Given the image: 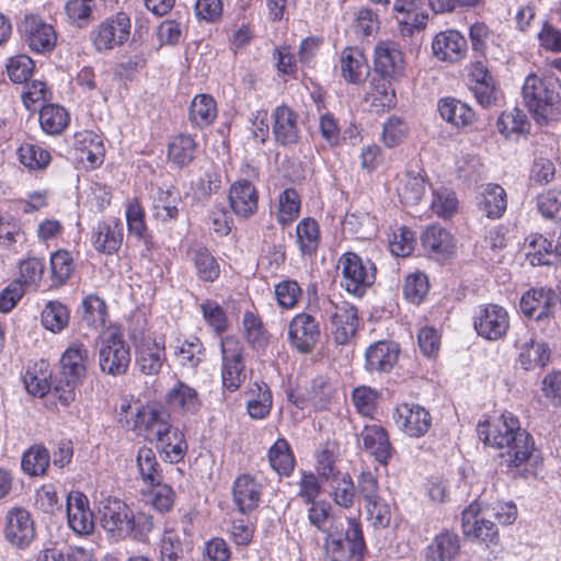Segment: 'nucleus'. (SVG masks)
<instances>
[{
  "mask_svg": "<svg viewBox=\"0 0 561 561\" xmlns=\"http://www.w3.org/2000/svg\"><path fill=\"white\" fill-rule=\"evenodd\" d=\"M477 432L484 444L501 450L507 467L537 462L533 437L520 428L518 419L511 413L479 423Z\"/></svg>",
  "mask_w": 561,
  "mask_h": 561,
  "instance_id": "f257e3e1",
  "label": "nucleus"
},
{
  "mask_svg": "<svg viewBox=\"0 0 561 561\" xmlns=\"http://www.w3.org/2000/svg\"><path fill=\"white\" fill-rule=\"evenodd\" d=\"M101 526L107 533L121 537H129L138 542L148 541L154 528L150 514L144 511H134L128 504L117 497H107L100 507Z\"/></svg>",
  "mask_w": 561,
  "mask_h": 561,
  "instance_id": "f03ea898",
  "label": "nucleus"
},
{
  "mask_svg": "<svg viewBox=\"0 0 561 561\" xmlns=\"http://www.w3.org/2000/svg\"><path fill=\"white\" fill-rule=\"evenodd\" d=\"M336 268L341 275V287L355 297L364 296L376 279L375 263L355 252L343 253Z\"/></svg>",
  "mask_w": 561,
  "mask_h": 561,
  "instance_id": "7ed1b4c3",
  "label": "nucleus"
},
{
  "mask_svg": "<svg viewBox=\"0 0 561 561\" xmlns=\"http://www.w3.org/2000/svg\"><path fill=\"white\" fill-rule=\"evenodd\" d=\"M560 83L553 78H540L530 73L523 85V98L528 110L538 122H545L560 100Z\"/></svg>",
  "mask_w": 561,
  "mask_h": 561,
  "instance_id": "20e7f679",
  "label": "nucleus"
},
{
  "mask_svg": "<svg viewBox=\"0 0 561 561\" xmlns=\"http://www.w3.org/2000/svg\"><path fill=\"white\" fill-rule=\"evenodd\" d=\"M130 364V348L117 328H107L99 337V366L111 376L126 374Z\"/></svg>",
  "mask_w": 561,
  "mask_h": 561,
  "instance_id": "39448f33",
  "label": "nucleus"
},
{
  "mask_svg": "<svg viewBox=\"0 0 561 561\" xmlns=\"http://www.w3.org/2000/svg\"><path fill=\"white\" fill-rule=\"evenodd\" d=\"M130 19L125 12L106 18L91 32V41L94 48L100 51H108L122 46L130 35Z\"/></svg>",
  "mask_w": 561,
  "mask_h": 561,
  "instance_id": "423d86ee",
  "label": "nucleus"
},
{
  "mask_svg": "<svg viewBox=\"0 0 561 561\" xmlns=\"http://www.w3.org/2000/svg\"><path fill=\"white\" fill-rule=\"evenodd\" d=\"M221 381L225 389L236 391L245 379L243 346L234 336L220 340Z\"/></svg>",
  "mask_w": 561,
  "mask_h": 561,
  "instance_id": "0eeeda50",
  "label": "nucleus"
},
{
  "mask_svg": "<svg viewBox=\"0 0 561 561\" xmlns=\"http://www.w3.org/2000/svg\"><path fill=\"white\" fill-rule=\"evenodd\" d=\"M473 327L479 336L497 341L505 336L510 329L508 312L496 304L480 305L473 314Z\"/></svg>",
  "mask_w": 561,
  "mask_h": 561,
  "instance_id": "6e6552de",
  "label": "nucleus"
},
{
  "mask_svg": "<svg viewBox=\"0 0 561 561\" xmlns=\"http://www.w3.org/2000/svg\"><path fill=\"white\" fill-rule=\"evenodd\" d=\"M45 263L38 257H28L20 263V288H5L0 295V310L10 311L22 297L23 291L36 289L43 278Z\"/></svg>",
  "mask_w": 561,
  "mask_h": 561,
  "instance_id": "1a4fd4ad",
  "label": "nucleus"
},
{
  "mask_svg": "<svg viewBox=\"0 0 561 561\" xmlns=\"http://www.w3.org/2000/svg\"><path fill=\"white\" fill-rule=\"evenodd\" d=\"M461 526L463 535L486 546L499 542L496 525L482 514V505L474 501L462 511Z\"/></svg>",
  "mask_w": 561,
  "mask_h": 561,
  "instance_id": "9d476101",
  "label": "nucleus"
},
{
  "mask_svg": "<svg viewBox=\"0 0 561 561\" xmlns=\"http://www.w3.org/2000/svg\"><path fill=\"white\" fill-rule=\"evenodd\" d=\"M3 534L13 547L27 548L36 535L31 513L21 506L11 507L5 514Z\"/></svg>",
  "mask_w": 561,
  "mask_h": 561,
  "instance_id": "9b49d317",
  "label": "nucleus"
},
{
  "mask_svg": "<svg viewBox=\"0 0 561 561\" xmlns=\"http://www.w3.org/2000/svg\"><path fill=\"white\" fill-rule=\"evenodd\" d=\"M393 420L400 431L413 438L425 436L432 426L430 412L419 403L398 404L393 412Z\"/></svg>",
  "mask_w": 561,
  "mask_h": 561,
  "instance_id": "f8f14e48",
  "label": "nucleus"
},
{
  "mask_svg": "<svg viewBox=\"0 0 561 561\" xmlns=\"http://www.w3.org/2000/svg\"><path fill=\"white\" fill-rule=\"evenodd\" d=\"M20 31L24 42L34 53H50L56 46L57 33L55 28L38 15H26Z\"/></svg>",
  "mask_w": 561,
  "mask_h": 561,
  "instance_id": "ddd939ff",
  "label": "nucleus"
},
{
  "mask_svg": "<svg viewBox=\"0 0 561 561\" xmlns=\"http://www.w3.org/2000/svg\"><path fill=\"white\" fill-rule=\"evenodd\" d=\"M320 337L318 321L309 313L296 314L288 325V341L299 353H310Z\"/></svg>",
  "mask_w": 561,
  "mask_h": 561,
  "instance_id": "4468645a",
  "label": "nucleus"
},
{
  "mask_svg": "<svg viewBox=\"0 0 561 561\" xmlns=\"http://www.w3.org/2000/svg\"><path fill=\"white\" fill-rule=\"evenodd\" d=\"M124 227L121 219L108 217L99 221L91 231V243L102 254H115L122 247Z\"/></svg>",
  "mask_w": 561,
  "mask_h": 561,
  "instance_id": "2eb2a0df",
  "label": "nucleus"
},
{
  "mask_svg": "<svg viewBox=\"0 0 561 561\" xmlns=\"http://www.w3.org/2000/svg\"><path fill=\"white\" fill-rule=\"evenodd\" d=\"M67 522L70 529L80 536L89 535L94 529V515L85 494L70 492L66 503Z\"/></svg>",
  "mask_w": 561,
  "mask_h": 561,
  "instance_id": "dca6fc26",
  "label": "nucleus"
},
{
  "mask_svg": "<svg viewBox=\"0 0 561 561\" xmlns=\"http://www.w3.org/2000/svg\"><path fill=\"white\" fill-rule=\"evenodd\" d=\"M170 414L163 408L144 405L138 409L134 417L131 430L146 438L153 440L169 428Z\"/></svg>",
  "mask_w": 561,
  "mask_h": 561,
  "instance_id": "f3484780",
  "label": "nucleus"
},
{
  "mask_svg": "<svg viewBox=\"0 0 561 561\" xmlns=\"http://www.w3.org/2000/svg\"><path fill=\"white\" fill-rule=\"evenodd\" d=\"M330 319V330L335 343L347 344L355 335L358 325L356 308L346 301L334 305Z\"/></svg>",
  "mask_w": 561,
  "mask_h": 561,
  "instance_id": "a211bd4d",
  "label": "nucleus"
},
{
  "mask_svg": "<svg viewBox=\"0 0 561 561\" xmlns=\"http://www.w3.org/2000/svg\"><path fill=\"white\" fill-rule=\"evenodd\" d=\"M273 136L277 145L291 147L299 142L298 115L288 106H276L272 114Z\"/></svg>",
  "mask_w": 561,
  "mask_h": 561,
  "instance_id": "6ab92c4d",
  "label": "nucleus"
},
{
  "mask_svg": "<svg viewBox=\"0 0 561 561\" xmlns=\"http://www.w3.org/2000/svg\"><path fill=\"white\" fill-rule=\"evenodd\" d=\"M432 49L437 59L458 62L466 57L468 44L461 33L455 30H447L434 37Z\"/></svg>",
  "mask_w": 561,
  "mask_h": 561,
  "instance_id": "aec40b11",
  "label": "nucleus"
},
{
  "mask_svg": "<svg viewBox=\"0 0 561 561\" xmlns=\"http://www.w3.org/2000/svg\"><path fill=\"white\" fill-rule=\"evenodd\" d=\"M375 70L383 79L396 80L403 75L402 51L394 42H381L375 47Z\"/></svg>",
  "mask_w": 561,
  "mask_h": 561,
  "instance_id": "412c9836",
  "label": "nucleus"
},
{
  "mask_svg": "<svg viewBox=\"0 0 561 561\" xmlns=\"http://www.w3.org/2000/svg\"><path fill=\"white\" fill-rule=\"evenodd\" d=\"M229 204L236 216L249 218L257 210L259 192L248 180H238L229 188Z\"/></svg>",
  "mask_w": 561,
  "mask_h": 561,
  "instance_id": "4be33fe9",
  "label": "nucleus"
},
{
  "mask_svg": "<svg viewBox=\"0 0 561 561\" xmlns=\"http://www.w3.org/2000/svg\"><path fill=\"white\" fill-rule=\"evenodd\" d=\"M164 343L144 337L136 346V365L148 376L158 375L165 363Z\"/></svg>",
  "mask_w": 561,
  "mask_h": 561,
  "instance_id": "5701e85b",
  "label": "nucleus"
},
{
  "mask_svg": "<svg viewBox=\"0 0 561 561\" xmlns=\"http://www.w3.org/2000/svg\"><path fill=\"white\" fill-rule=\"evenodd\" d=\"M73 148L77 158L87 168L94 169L103 162L104 145L100 135L92 130L78 131L73 136Z\"/></svg>",
  "mask_w": 561,
  "mask_h": 561,
  "instance_id": "b1692460",
  "label": "nucleus"
},
{
  "mask_svg": "<svg viewBox=\"0 0 561 561\" xmlns=\"http://www.w3.org/2000/svg\"><path fill=\"white\" fill-rule=\"evenodd\" d=\"M364 449L379 463L387 465L392 456V446L387 431L377 424L366 425L360 432Z\"/></svg>",
  "mask_w": 561,
  "mask_h": 561,
  "instance_id": "393cba45",
  "label": "nucleus"
},
{
  "mask_svg": "<svg viewBox=\"0 0 561 561\" xmlns=\"http://www.w3.org/2000/svg\"><path fill=\"white\" fill-rule=\"evenodd\" d=\"M232 495L238 510L245 514L259 506L262 485L254 477L244 473L236 479Z\"/></svg>",
  "mask_w": 561,
  "mask_h": 561,
  "instance_id": "a878e982",
  "label": "nucleus"
},
{
  "mask_svg": "<svg viewBox=\"0 0 561 561\" xmlns=\"http://www.w3.org/2000/svg\"><path fill=\"white\" fill-rule=\"evenodd\" d=\"M399 347L393 342L379 341L365 353V368L369 371H389L398 360Z\"/></svg>",
  "mask_w": 561,
  "mask_h": 561,
  "instance_id": "bb28decb",
  "label": "nucleus"
},
{
  "mask_svg": "<svg viewBox=\"0 0 561 561\" xmlns=\"http://www.w3.org/2000/svg\"><path fill=\"white\" fill-rule=\"evenodd\" d=\"M165 402L172 410L183 414H195L202 405L197 391L181 380L168 390Z\"/></svg>",
  "mask_w": 561,
  "mask_h": 561,
  "instance_id": "cd10ccee",
  "label": "nucleus"
},
{
  "mask_svg": "<svg viewBox=\"0 0 561 561\" xmlns=\"http://www.w3.org/2000/svg\"><path fill=\"white\" fill-rule=\"evenodd\" d=\"M422 245L432 256L445 259L454 252V237L445 228L438 225L427 227L422 233Z\"/></svg>",
  "mask_w": 561,
  "mask_h": 561,
  "instance_id": "c85d7f7f",
  "label": "nucleus"
},
{
  "mask_svg": "<svg viewBox=\"0 0 561 561\" xmlns=\"http://www.w3.org/2000/svg\"><path fill=\"white\" fill-rule=\"evenodd\" d=\"M553 305V294L546 288L530 289L520 299V310L529 318L542 320L550 314Z\"/></svg>",
  "mask_w": 561,
  "mask_h": 561,
  "instance_id": "c756f323",
  "label": "nucleus"
},
{
  "mask_svg": "<svg viewBox=\"0 0 561 561\" xmlns=\"http://www.w3.org/2000/svg\"><path fill=\"white\" fill-rule=\"evenodd\" d=\"M180 203L181 196L174 187H158L152 197L153 217L162 222L175 220Z\"/></svg>",
  "mask_w": 561,
  "mask_h": 561,
  "instance_id": "7c9ffc66",
  "label": "nucleus"
},
{
  "mask_svg": "<svg viewBox=\"0 0 561 561\" xmlns=\"http://www.w3.org/2000/svg\"><path fill=\"white\" fill-rule=\"evenodd\" d=\"M88 359V350L82 343L70 345L62 354L60 359L61 374L65 380L78 382L85 375V362Z\"/></svg>",
  "mask_w": 561,
  "mask_h": 561,
  "instance_id": "2f4dec72",
  "label": "nucleus"
},
{
  "mask_svg": "<svg viewBox=\"0 0 561 561\" xmlns=\"http://www.w3.org/2000/svg\"><path fill=\"white\" fill-rule=\"evenodd\" d=\"M342 77L350 83H359L368 75V65L362 50L354 47L345 48L340 58Z\"/></svg>",
  "mask_w": 561,
  "mask_h": 561,
  "instance_id": "473e14b6",
  "label": "nucleus"
},
{
  "mask_svg": "<svg viewBox=\"0 0 561 561\" xmlns=\"http://www.w3.org/2000/svg\"><path fill=\"white\" fill-rule=\"evenodd\" d=\"M153 440L157 442V446L165 459L175 463L183 459L187 444L184 434L178 428L173 427L169 423V428L163 431L161 436H157Z\"/></svg>",
  "mask_w": 561,
  "mask_h": 561,
  "instance_id": "72a5a7b5",
  "label": "nucleus"
},
{
  "mask_svg": "<svg viewBox=\"0 0 561 561\" xmlns=\"http://www.w3.org/2000/svg\"><path fill=\"white\" fill-rule=\"evenodd\" d=\"M507 208V195L505 190L495 183L483 186L479 209L491 219L501 218Z\"/></svg>",
  "mask_w": 561,
  "mask_h": 561,
  "instance_id": "f704fd0d",
  "label": "nucleus"
},
{
  "mask_svg": "<svg viewBox=\"0 0 561 561\" xmlns=\"http://www.w3.org/2000/svg\"><path fill=\"white\" fill-rule=\"evenodd\" d=\"M550 359L548 345L533 337L522 342L518 360L525 370L545 367Z\"/></svg>",
  "mask_w": 561,
  "mask_h": 561,
  "instance_id": "c9c22d12",
  "label": "nucleus"
},
{
  "mask_svg": "<svg viewBox=\"0 0 561 561\" xmlns=\"http://www.w3.org/2000/svg\"><path fill=\"white\" fill-rule=\"evenodd\" d=\"M70 321L68 307L59 300H48L41 311L42 325L51 333H61Z\"/></svg>",
  "mask_w": 561,
  "mask_h": 561,
  "instance_id": "e433bc0d",
  "label": "nucleus"
},
{
  "mask_svg": "<svg viewBox=\"0 0 561 561\" xmlns=\"http://www.w3.org/2000/svg\"><path fill=\"white\" fill-rule=\"evenodd\" d=\"M440 117L456 127H466L474 119V112L466 103L454 98H445L438 102Z\"/></svg>",
  "mask_w": 561,
  "mask_h": 561,
  "instance_id": "4c0bfd02",
  "label": "nucleus"
},
{
  "mask_svg": "<svg viewBox=\"0 0 561 561\" xmlns=\"http://www.w3.org/2000/svg\"><path fill=\"white\" fill-rule=\"evenodd\" d=\"M301 199L295 188L288 187L282 191L277 198L275 219L282 227L291 225L299 216Z\"/></svg>",
  "mask_w": 561,
  "mask_h": 561,
  "instance_id": "58836bf2",
  "label": "nucleus"
},
{
  "mask_svg": "<svg viewBox=\"0 0 561 561\" xmlns=\"http://www.w3.org/2000/svg\"><path fill=\"white\" fill-rule=\"evenodd\" d=\"M460 551L459 538L456 534L444 531L438 534L427 547L430 561H453Z\"/></svg>",
  "mask_w": 561,
  "mask_h": 561,
  "instance_id": "ea45409f",
  "label": "nucleus"
},
{
  "mask_svg": "<svg viewBox=\"0 0 561 561\" xmlns=\"http://www.w3.org/2000/svg\"><path fill=\"white\" fill-rule=\"evenodd\" d=\"M296 243L302 255L312 256L320 244L318 222L310 217L301 219L296 226Z\"/></svg>",
  "mask_w": 561,
  "mask_h": 561,
  "instance_id": "a19ab883",
  "label": "nucleus"
},
{
  "mask_svg": "<svg viewBox=\"0 0 561 561\" xmlns=\"http://www.w3.org/2000/svg\"><path fill=\"white\" fill-rule=\"evenodd\" d=\"M175 360L182 367L196 368L205 357V348L201 340L196 336H191L186 340H178L174 345Z\"/></svg>",
  "mask_w": 561,
  "mask_h": 561,
  "instance_id": "79ce46f5",
  "label": "nucleus"
},
{
  "mask_svg": "<svg viewBox=\"0 0 561 561\" xmlns=\"http://www.w3.org/2000/svg\"><path fill=\"white\" fill-rule=\"evenodd\" d=\"M249 396L247 410L251 419H265L270 414L273 403L268 386L265 382H254L250 388Z\"/></svg>",
  "mask_w": 561,
  "mask_h": 561,
  "instance_id": "37998d69",
  "label": "nucleus"
},
{
  "mask_svg": "<svg viewBox=\"0 0 561 561\" xmlns=\"http://www.w3.org/2000/svg\"><path fill=\"white\" fill-rule=\"evenodd\" d=\"M136 461L140 478L145 484L153 486L159 485L162 482V469L154 451L151 448H139Z\"/></svg>",
  "mask_w": 561,
  "mask_h": 561,
  "instance_id": "c03bdc74",
  "label": "nucleus"
},
{
  "mask_svg": "<svg viewBox=\"0 0 561 561\" xmlns=\"http://www.w3.org/2000/svg\"><path fill=\"white\" fill-rule=\"evenodd\" d=\"M196 142L191 135L175 136L168 146V159L178 168L188 165L195 156Z\"/></svg>",
  "mask_w": 561,
  "mask_h": 561,
  "instance_id": "a18cd8bd",
  "label": "nucleus"
},
{
  "mask_svg": "<svg viewBox=\"0 0 561 561\" xmlns=\"http://www.w3.org/2000/svg\"><path fill=\"white\" fill-rule=\"evenodd\" d=\"M268 461L274 471L288 477L295 467V457L289 443L285 438H278L268 449Z\"/></svg>",
  "mask_w": 561,
  "mask_h": 561,
  "instance_id": "49530a36",
  "label": "nucleus"
},
{
  "mask_svg": "<svg viewBox=\"0 0 561 561\" xmlns=\"http://www.w3.org/2000/svg\"><path fill=\"white\" fill-rule=\"evenodd\" d=\"M188 255L194 262L201 279L214 282L219 276V264L207 248L202 245L193 247L188 250Z\"/></svg>",
  "mask_w": 561,
  "mask_h": 561,
  "instance_id": "de8ad7c7",
  "label": "nucleus"
},
{
  "mask_svg": "<svg viewBox=\"0 0 561 561\" xmlns=\"http://www.w3.org/2000/svg\"><path fill=\"white\" fill-rule=\"evenodd\" d=\"M217 116V106L213 96L198 94L191 102L190 121L198 127L209 126Z\"/></svg>",
  "mask_w": 561,
  "mask_h": 561,
  "instance_id": "09e8293b",
  "label": "nucleus"
},
{
  "mask_svg": "<svg viewBox=\"0 0 561 561\" xmlns=\"http://www.w3.org/2000/svg\"><path fill=\"white\" fill-rule=\"evenodd\" d=\"M38 118L42 129L48 135H59L69 124L68 112L56 104L43 106Z\"/></svg>",
  "mask_w": 561,
  "mask_h": 561,
  "instance_id": "8fccbe9b",
  "label": "nucleus"
},
{
  "mask_svg": "<svg viewBox=\"0 0 561 561\" xmlns=\"http://www.w3.org/2000/svg\"><path fill=\"white\" fill-rule=\"evenodd\" d=\"M49 462L48 450L42 445H34L23 454L21 467L26 474L37 477L45 474Z\"/></svg>",
  "mask_w": 561,
  "mask_h": 561,
  "instance_id": "3c124183",
  "label": "nucleus"
},
{
  "mask_svg": "<svg viewBox=\"0 0 561 561\" xmlns=\"http://www.w3.org/2000/svg\"><path fill=\"white\" fill-rule=\"evenodd\" d=\"M499 131L506 138L519 136L528 130L529 123L526 114L519 108L503 112L496 122Z\"/></svg>",
  "mask_w": 561,
  "mask_h": 561,
  "instance_id": "603ef678",
  "label": "nucleus"
},
{
  "mask_svg": "<svg viewBox=\"0 0 561 561\" xmlns=\"http://www.w3.org/2000/svg\"><path fill=\"white\" fill-rule=\"evenodd\" d=\"M82 321L91 328L98 329L105 324L107 307L103 299L96 295L87 296L81 302Z\"/></svg>",
  "mask_w": 561,
  "mask_h": 561,
  "instance_id": "864d4df0",
  "label": "nucleus"
},
{
  "mask_svg": "<svg viewBox=\"0 0 561 561\" xmlns=\"http://www.w3.org/2000/svg\"><path fill=\"white\" fill-rule=\"evenodd\" d=\"M526 256L533 266L550 264L549 256L554 252V245L541 234H531L527 238Z\"/></svg>",
  "mask_w": 561,
  "mask_h": 561,
  "instance_id": "5fc2aeb1",
  "label": "nucleus"
},
{
  "mask_svg": "<svg viewBox=\"0 0 561 561\" xmlns=\"http://www.w3.org/2000/svg\"><path fill=\"white\" fill-rule=\"evenodd\" d=\"M20 162L30 170L45 169L50 162V153L38 145L25 142L18 149Z\"/></svg>",
  "mask_w": 561,
  "mask_h": 561,
  "instance_id": "6e6d98bb",
  "label": "nucleus"
},
{
  "mask_svg": "<svg viewBox=\"0 0 561 561\" xmlns=\"http://www.w3.org/2000/svg\"><path fill=\"white\" fill-rule=\"evenodd\" d=\"M243 330L248 343L256 350H263L267 343V333L263 328L261 319L251 311L243 316Z\"/></svg>",
  "mask_w": 561,
  "mask_h": 561,
  "instance_id": "4d7b16f0",
  "label": "nucleus"
},
{
  "mask_svg": "<svg viewBox=\"0 0 561 561\" xmlns=\"http://www.w3.org/2000/svg\"><path fill=\"white\" fill-rule=\"evenodd\" d=\"M75 270L72 255L66 250H58L50 256V272L53 282L62 285L69 279Z\"/></svg>",
  "mask_w": 561,
  "mask_h": 561,
  "instance_id": "13d9d810",
  "label": "nucleus"
},
{
  "mask_svg": "<svg viewBox=\"0 0 561 561\" xmlns=\"http://www.w3.org/2000/svg\"><path fill=\"white\" fill-rule=\"evenodd\" d=\"M537 208L546 219L561 221V191L550 188L537 196Z\"/></svg>",
  "mask_w": 561,
  "mask_h": 561,
  "instance_id": "bf43d9fd",
  "label": "nucleus"
},
{
  "mask_svg": "<svg viewBox=\"0 0 561 561\" xmlns=\"http://www.w3.org/2000/svg\"><path fill=\"white\" fill-rule=\"evenodd\" d=\"M125 215L129 233L139 240L145 239L147 234L145 210L137 198L127 203Z\"/></svg>",
  "mask_w": 561,
  "mask_h": 561,
  "instance_id": "052dcab7",
  "label": "nucleus"
},
{
  "mask_svg": "<svg viewBox=\"0 0 561 561\" xmlns=\"http://www.w3.org/2000/svg\"><path fill=\"white\" fill-rule=\"evenodd\" d=\"M34 67L35 65L31 57L20 54L9 58L7 72L12 82L24 83L31 78Z\"/></svg>",
  "mask_w": 561,
  "mask_h": 561,
  "instance_id": "680f3d73",
  "label": "nucleus"
},
{
  "mask_svg": "<svg viewBox=\"0 0 561 561\" xmlns=\"http://www.w3.org/2000/svg\"><path fill=\"white\" fill-rule=\"evenodd\" d=\"M425 192V182L422 178L408 174L398 187V195L401 203L415 205Z\"/></svg>",
  "mask_w": 561,
  "mask_h": 561,
  "instance_id": "e2e57ef3",
  "label": "nucleus"
},
{
  "mask_svg": "<svg viewBox=\"0 0 561 561\" xmlns=\"http://www.w3.org/2000/svg\"><path fill=\"white\" fill-rule=\"evenodd\" d=\"M335 393V387L329 378L318 376L312 380L309 399L317 409H325Z\"/></svg>",
  "mask_w": 561,
  "mask_h": 561,
  "instance_id": "0e129e2a",
  "label": "nucleus"
},
{
  "mask_svg": "<svg viewBox=\"0 0 561 561\" xmlns=\"http://www.w3.org/2000/svg\"><path fill=\"white\" fill-rule=\"evenodd\" d=\"M409 134L405 121L398 116L389 117L383 124L381 140L388 148L398 146Z\"/></svg>",
  "mask_w": 561,
  "mask_h": 561,
  "instance_id": "69168bd1",
  "label": "nucleus"
},
{
  "mask_svg": "<svg viewBox=\"0 0 561 561\" xmlns=\"http://www.w3.org/2000/svg\"><path fill=\"white\" fill-rule=\"evenodd\" d=\"M367 519L374 528H386L391 520V510L387 501L381 496L364 504Z\"/></svg>",
  "mask_w": 561,
  "mask_h": 561,
  "instance_id": "338daca9",
  "label": "nucleus"
},
{
  "mask_svg": "<svg viewBox=\"0 0 561 561\" xmlns=\"http://www.w3.org/2000/svg\"><path fill=\"white\" fill-rule=\"evenodd\" d=\"M325 557L330 561H347L357 554L341 536L328 534L324 540Z\"/></svg>",
  "mask_w": 561,
  "mask_h": 561,
  "instance_id": "774afa93",
  "label": "nucleus"
}]
</instances>
